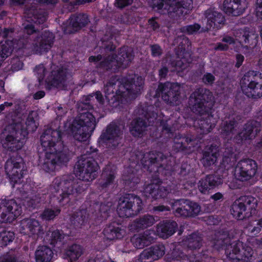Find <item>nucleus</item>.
<instances>
[{"mask_svg":"<svg viewBox=\"0 0 262 262\" xmlns=\"http://www.w3.org/2000/svg\"><path fill=\"white\" fill-rule=\"evenodd\" d=\"M60 130L50 127L44 129L40 142L45 150V162L42 168L47 171L54 170L56 165L64 164L69 160V149L61 140Z\"/></svg>","mask_w":262,"mask_h":262,"instance_id":"1","label":"nucleus"},{"mask_svg":"<svg viewBox=\"0 0 262 262\" xmlns=\"http://www.w3.org/2000/svg\"><path fill=\"white\" fill-rule=\"evenodd\" d=\"M38 116L37 112L30 111L26 119V129H23L19 122L8 125L0 134L3 147L11 151L20 149L24 145V140L29 132H33L37 128Z\"/></svg>","mask_w":262,"mask_h":262,"instance_id":"2","label":"nucleus"},{"mask_svg":"<svg viewBox=\"0 0 262 262\" xmlns=\"http://www.w3.org/2000/svg\"><path fill=\"white\" fill-rule=\"evenodd\" d=\"M85 182L88 181L74 179L70 175L55 179L50 187L52 199L63 206L74 202L79 194L88 189L89 184Z\"/></svg>","mask_w":262,"mask_h":262,"instance_id":"3","label":"nucleus"},{"mask_svg":"<svg viewBox=\"0 0 262 262\" xmlns=\"http://www.w3.org/2000/svg\"><path fill=\"white\" fill-rule=\"evenodd\" d=\"M213 99L212 93L208 89L199 88L194 90L189 98V105L192 112L200 116L208 115L210 107L208 103ZM211 118L209 115L205 119L201 118L195 121L194 126L200 134L209 133L214 124L211 123Z\"/></svg>","mask_w":262,"mask_h":262,"instance_id":"4","label":"nucleus"},{"mask_svg":"<svg viewBox=\"0 0 262 262\" xmlns=\"http://www.w3.org/2000/svg\"><path fill=\"white\" fill-rule=\"evenodd\" d=\"M154 9L168 17L178 20L183 15L184 10L192 7V0H151Z\"/></svg>","mask_w":262,"mask_h":262,"instance_id":"5","label":"nucleus"},{"mask_svg":"<svg viewBox=\"0 0 262 262\" xmlns=\"http://www.w3.org/2000/svg\"><path fill=\"white\" fill-rule=\"evenodd\" d=\"M159 109L153 105L143 107L139 110V117L132 120L130 132L134 137H141L147 127L153 123L158 117Z\"/></svg>","mask_w":262,"mask_h":262,"instance_id":"6","label":"nucleus"},{"mask_svg":"<svg viewBox=\"0 0 262 262\" xmlns=\"http://www.w3.org/2000/svg\"><path fill=\"white\" fill-rule=\"evenodd\" d=\"M96 126L94 116L89 112L81 113L75 119L71 126V131L74 138L80 142L85 141L90 136Z\"/></svg>","mask_w":262,"mask_h":262,"instance_id":"7","label":"nucleus"},{"mask_svg":"<svg viewBox=\"0 0 262 262\" xmlns=\"http://www.w3.org/2000/svg\"><path fill=\"white\" fill-rule=\"evenodd\" d=\"M140 159L144 169L156 174L164 170L171 171V162L163 153L157 151H150L141 155Z\"/></svg>","mask_w":262,"mask_h":262,"instance_id":"8","label":"nucleus"},{"mask_svg":"<svg viewBox=\"0 0 262 262\" xmlns=\"http://www.w3.org/2000/svg\"><path fill=\"white\" fill-rule=\"evenodd\" d=\"M132 49L128 47L121 48L117 55H108L99 65V68L108 70L118 68H126L134 58Z\"/></svg>","mask_w":262,"mask_h":262,"instance_id":"9","label":"nucleus"},{"mask_svg":"<svg viewBox=\"0 0 262 262\" xmlns=\"http://www.w3.org/2000/svg\"><path fill=\"white\" fill-rule=\"evenodd\" d=\"M257 200L247 196L236 200L231 207V213L237 220L249 218L256 212Z\"/></svg>","mask_w":262,"mask_h":262,"instance_id":"10","label":"nucleus"},{"mask_svg":"<svg viewBox=\"0 0 262 262\" xmlns=\"http://www.w3.org/2000/svg\"><path fill=\"white\" fill-rule=\"evenodd\" d=\"M142 208V201L139 197L128 194L120 199L117 212L119 216L121 217H129L137 215Z\"/></svg>","mask_w":262,"mask_h":262,"instance_id":"11","label":"nucleus"},{"mask_svg":"<svg viewBox=\"0 0 262 262\" xmlns=\"http://www.w3.org/2000/svg\"><path fill=\"white\" fill-rule=\"evenodd\" d=\"M97 167L92 158L81 156L76 163L75 171L79 179L91 181L96 178Z\"/></svg>","mask_w":262,"mask_h":262,"instance_id":"12","label":"nucleus"},{"mask_svg":"<svg viewBox=\"0 0 262 262\" xmlns=\"http://www.w3.org/2000/svg\"><path fill=\"white\" fill-rule=\"evenodd\" d=\"M253 253L250 247H243L241 242L230 243L225 249L227 257L232 262H249Z\"/></svg>","mask_w":262,"mask_h":262,"instance_id":"13","label":"nucleus"},{"mask_svg":"<svg viewBox=\"0 0 262 262\" xmlns=\"http://www.w3.org/2000/svg\"><path fill=\"white\" fill-rule=\"evenodd\" d=\"M181 86L178 83L170 82L161 83L159 84L153 95L158 97L161 95L163 100L171 105H177L180 95Z\"/></svg>","mask_w":262,"mask_h":262,"instance_id":"14","label":"nucleus"},{"mask_svg":"<svg viewBox=\"0 0 262 262\" xmlns=\"http://www.w3.org/2000/svg\"><path fill=\"white\" fill-rule=\"evenodd\" d=\"M176 215L184 217H194L201 211V206L188 200H177L171 203Z\"/></svg>","mask_w":262,"mask_h":262,"instance_id":"15","label":"nucleus"},{"mask_svg":"<svg viewBox=\"0 0 262 262\" xmlns=\"http://www.w3.org/2000/svg\"><path fill=\"white\" fill-rule=\"evenodd\" d=\"M21 207L14 200H4L0 203V223H11L21 213Z\"/></svg>","mask_w":262,"mask_h":262,"instance_id":"16","label":"nucleus"},{"mask_svg":"<svg viewBox=\"0 0 262 262\" xmlns=\"http://www.w3.org/2000/svg\"><path fill=\"white\" fill-rule=\"evenodd\" d=\"M257 170L256 163L252 159H246L239 161L235 169V178L241 181H247L253 177Z\"/></svg>","mask_w":262,"mask_h":262,"instance_id":"17","label":"nucleus"},{"mask_svg":"<svg viewBox=\"0 0 262 262\" xmlns=\"http://www.w3.org/2000/svg\"><path fill=\"white\" fill-rule=\"evenodd\" d=\"M122 136V130L120 127L112 123L107 126L105 131L101 134L100 138L107 147L115 148L120 143Z\"/></svg>","mask_w":262,"mask_h":262,"instance_id":"18","label":"nucleus"},{"mask_svg":"<svg viewBox=\"0 0 262 262\" xmlns=\"http://www.w3.org/2000/svg\"><path fill=\"white\" fill-rule=\"evenodd\" d=\"M20 158H11L8 159L5 166L7 174L12 181L16 183L20 179L24 173V164Z\"/></svg>","mask_w":262,"mask_h":262,"instance_id":"19","label":"nucleus"},{"mask_svg":"<svg viewBox=\"0 0 262 262\" xmlns=\"http://www.w3.org/2000/svg\"><path fill=\"white\" fill-rule=\"evenodd\" d=\"M71 78V75L67 72L66 69L59 68L53 71L50 77L47 81L48 88H56L60 90L64 89L68 83V79Z\"/></svg>","mask_w":262,"mask_h":262,"instance_id":"20","label":"nucleus"},{"mask_svg":"<svg viewBox=\"0 0 262 262\" xmlns=\"http://www.w3.org/2000/svg\"><path fill=\"white\" fill-rule=\"evenodd\" d=\"M205 17L207 19L205 28H202V32L208 31L211 28L219 29L225 21L224 16L216 11L214 8H210L204 12Z\"/></svg>","mask_w":262,"mask_h":262,"instance_id":"21","label":"nucleus"},{"mask_svg":"<svg viewBox=\"0 0 262 262\" xmlns=\"http://www.w3.org/2000/svg\"><path fill=\"white\" fill-rule=\"evenodd\" d=\"M90 23L88 15L79 13L72 15L69 23L64 29V32L68 34L75 33L85 27Z\"/></svg>","mask_w":262,"mask_h":262,"instance_id":"22","label":"nucleus"},{"mask_svg":"<svg viewBox=\"0 0 262 262\" xmlns=\"http://www.w3.org/2000/svg\"><path fill=\"white\" fill-rule=\"evenodd\" d=\"M234 35L236 40L242 45H245L246 47L255 46L257 43V34L249 28L236 30L234 31Z\"/></svg>","mask_w":262,"mask_h":262,"instance_id":"23","label":"nucleus"},{"mask_svg":"<svg viewBox=\"0 0 262 262\" xmlns=\"http://www.w3.org/2000/svg\"><path fill=\"white\" fill-rule=\"evenodd\" d=\"M54 38V35L50 32H45L34 41L33 49L36 53L47 52L51 49Z\"/></svg>","mask_w":262,"mask_h":262,"instance_id":"24","label":"nucleus"},{"mask_svg":"<svg viewBox=\"0 0 262 262\" xmlns=\"http://www.w3.org/2000/svg\"><path fill=\"white\" fill-rule=\"evenodd\" d=\"M20 231L24 234L31 235H38L43 233L42 227L39 222L31 218L24 219L21 221L20 224Z\"/></svg>","mask_w":262,"mask_h":262,"instance_id":"25","label":"nucleus"},{"mask_svg":"<svg viewBox=\"0 0 262 262\" xmlns=\"http://www.w3.org/2000/svg\"><path fill=\"white\" fill-rule=\"evenodd\" d=\"M163 245H157L144 250L140 255L141 262H152L162 257L165 254Z\"/></svg>","mask_w":262,"mask_h":262,"instance_id":"26","label":"nucleus"},{"mask_svg":"<svg viewBox=\"0 0 262 262\" xmlns=\"http://www.w3.org/2000/svg\"><path fill=\"white\" fill-rule=\"evenodd\" d=\"M231 239L227 231H219L215 233L209 241L208 246L212 248L213 251H220L226 249L230 244Z\"/></svg>","mask_w":262,"mask_h":262,"instance_id":"27","label":"nucleus"},{"mask_svg":"<svg viewBox=\"0 0 262 262\" xmlns=\"http://www.w3.org/2000/svg\"><path fill=\"white\" fill-rule=\"evenodd\" d=\"M144 193L147 197L151 196L155 200L165 197L169 192L168 189L158 183H150L144 189Z\"/></svg>","mask_w":262,"mask_h":262,"instance_id":"28","label":"nucleus"},{"mask_svg":"<svg viewBox=\"0 0 262 262\" xmlns=\"http://www.w3.org/2000/svg\"><path fill=\"white\" fill-rule=\"evenodd\" d=\"M223 183L219 175H208L202 179L198 183V188L202 193H206L208 191Z\"/></svg>","mask_w":262,"mask_h":262,"instance_id":"29","label":"nucleus"},{"mask_svg":"<svg viewBox=\"0 0 262 262\" xmlns=\"http://www.w3.org/2000/svg\"><path fill=\"white\" fill-rule=\"evenodd\" d=\"M260 122L252 120L245 125L243 130L238 134V137L243 140L251 139L255 138L261 129Z\"/></svg>","mask_w":262,"mask_h":262,"instance_id":"30","label":"nucleus"},{"mask_svg":"<svg viewBox=\"0 0 262 262\" xmlns=\"http://www.w3.org/2000/svg\"><path fill=\"white\" fill-rule=\"evenodd\" d=\"M177 227L178 224L174 221H163L157 225V232L160 237L167 238L176 232Z\"/></svg>","mask_w":262,"mask_h":262,"instance_id":"31","label":"nucleus"},{"mask_svg":"<svg viewBox=\"0 0 262 262\" xmlns=\"http://www.w3.org/2000/svg\"><path fill=\"white\" fill-rule=\"evenodd\" d=\"M156 220L153 215L145 214L136 219L130 225V230L138 231L153 225Z\"/></svg>","mask_w":262,"mask_h":262,"instance_id":"32","label":"nucleus"},{"mask_svg":"<svg viewBox=\"0 0 262 262\" xmlns=\"http://www.w3.org/2000/svg\"><path fill=\"white\" fill-rule=\"evenodd\" d=\"M124 234V230L115 222L107 225L103 230L105 237L108 240L120 239L123 236Z\"/></svg>","mask_w":262,"mask_h":262,"instance_id":"33","label":"nucleus"},{"mask_svg":"<svg viewBox=\"0 0 262 262\" xmlns=\"http://www.w3.org/2000/svg\"><path fill=\"white\" fill-rule=\"evenodd\" d=\"M219 149L216 145L207 147L203 153L202 163L204 166L208 167L213 165L216 161Z\"/></svg>","mask_w":262,"mask_h":262,"instance_id":"34","label":"nucleus"},{"mask_svg":"<svg viewBox=\"0 0 262 262\" xmlns=\"http://www.w3.org/2000/svg\"><path fill=\"white\" fill-rule=\"evenodd\" d=\"M116 76L112 77L110 81L106 84L104 88L105 98L108 102L114 103L119 101V96L115 93L117 89L116 83Z\"/></svg>","mask_w":262,"mask_h":262,"instance_id":"35","label":"nucleus"},{"mask_svg":"<svg viewBox=\"0 0 262 262\" xmlns=\"http://www.w3.org/2000/svg\"><path fill=\"white\" fill-rule=\"evenodd\" d=\"M36 262H50L53 255L51 249L47 246H39L35 251Z\"/></svg>","mask_w":262,"mask_h":262,"instance_id":"36","label":"nucleus"},{"mask_svg":"<svg viewBox=\"0 0 262 262\" xmlns=\"http://www.w3.org/2000/svg\"><path fill=\"white\" fill-rule=\"evenodd\" d=\"M262 80V74L255 71H249L245 74L241 80L242 87H247Z\"/></svg>","mask_w":262,"mask_h":262,"instance_id":"37","label":"nucleus"},{"mask_svg":"<svg viewBox=\"0 0 262 262\" xmlns=\"http://www.w3.org/2000/svg\"><path fill=\"white\" fill-rule=\"evenodd\" d=\"M111 203H101L95 204L94 208L95 212H93L94 215L99 220H106L109 216L111 211Z\"/></svg>","mask_w":262,"mask_h":262,"instance_id":"38","label":"nucleus"},{"mask_svg":"<svg viewBox=\"0 0 262 262\" xmlns=\"http://www.w3.org/2000/svg\"><path fill=\"white\" fill-rule=\"evenodd\" d=\"M26 13L29 17L32 18V20L35 24H40L46 20V16L43 10L37 9L35 5L27 9Z\"/></svg>","mask_w":262,"mask_h":262,"instance_id":"39","label":"nucleus"},{"mask_svg":"<svg viewBox=\"0 0 262 262\" xmlns=\"http://www.w3.org/2000/svg\"><path fill=\"white\" fill-rule=\"evenodd\" d=\"M117 89L115 93L117 96H119V101L122 97H128L129 98V92L128 89V82L125 78H120L116 76V83Z\"/></svg>","mask_w":262,"mask_h":262,"instance_id":"40","label":"nucleus"},{"mask_svg":"<svg viewBox=\"0 0 262 262\" xmlns=\"http://www.w3.org/2000/svg\"><path fill=\"white\" fill-rule=\"evenodd\" d=\"M125 185L129 188H133L139 183V179L136 174V170L132 168H127L123 176Z\"/></svg>","mask_w":262,"mask_h":262,"instance_id":"41","label":"nucleus"},{"mask_svg":"<svg viewBox=\"0 0 262 262\" xmlns=\"http://www.w3.org/2000/svg\"><path fill=\"white\" fill-rule=\"evenodd\" d=\"M102 181L99 184L102 189H105L113 184L115 179V172L112 170L110 166L106 167L103 170L101 175Z\"/></svg>","mask_w":262,"mask_h":262,"instance_id":"42","label":"nucleus"},{"mask_svg":"<svg viewBox=\"0 0 262 262\" xmlns=\"http://www.w3.org/2000/svg\"><path fill=\"white\" fill-rule=\"evenodd\" d=\"M88 214L85 210L74 212L70 217L71 223L75 228H81L87 222Z\"/></svg>","mask_w":262,"mask_h":262,"instance_id":"43","label":"nucleus"},{"mask_svg":"<svg viewBox=\"0 0 262 262\" xmlns=\"http://www.w3.org/2000/svg\"><path fill=\"white\" fill-rule=\"evenodd\" d=\"M240 0H225L223 3L224 11L233 16L239 15L241 12L239 10Z\"/></svg>","mask_w":262,"mask_h":262,"instance_id":"44","label":"nucleus"},{"mask_svg":"<svg viewBox=\"0 0 262 262\" xmlns=\"http://www.w3.org/2000/svg\"><path fill=\"white\" fill-rule=\"evenodd\" d=\"M236 123L234 115L229 116L228 118L226 117L221 126V134L227 136L233 133Z\"/></svg>","mask_w":262,"mask_h":262,"instance_id":"45","label":"nucleus"},{"mask_svg":"<svg viewBox=\"0 0 262 262\" xmlns=\"http://www.w3.org/2000/svg\"><path fill=\"white\" fill-rule=\"evenodd\" d=\"M193 141L191 139L188 138L180 137H175L174 139V143L172 145V149L176 152L183 151L185 149H190V146L189 144Z\"/></svg>","mask_w":262,"mask_h":262,"instance_id":"46","label":"nucleus"},{"mask_svg":"<svg viewBox=\"0 0 262 262\" xmlns=\"http://www.w3.org/2000/svg\"><path fill=\"white\" fill-rule=\"evenodd\" d=\"M43 194H37L26 198L24 205L29 209H34L40 207L43 204Z\"/></svg>","mask_w":262,"mask_h":262,"instance_id":"47","label":"nucleus"},{"mask_svg":"<svg viewBox=\"0 0 262 262\" xmlns=\"http://www.w3.org/2000/svg\"><path fill=\"white\" fill-rule=\"evenodd\" d=\"M247 95L253 98L262 96V80L247 86Z\"/></svg>","mask_w":262,"mask_h":262,"instance_id":"48","label":"nucleus"},{"mask_svg":"<svg viewBox=\"0 0 262 262\" xmlns=\"http://www.w3.org/2000/svg\"><path fill=\"white\" fill-rule=\"evenodd\" d=\"M0 262H25L21 259L19 253L15 250L11 249L5 253L0 257Z\"/></svg>","mask_w":262,"mask_h":262,"instance_id":"49","label":"nucleus"},{"mask_svg":"<svg viewBox=\"0 0 262 262\" xmlns=\"http://www.w3.org/2000/svg\"><path fill=\"white\" fill-rule=\"evenodd\" d=\"M83 250L82 247L77 244H74L67 249L66 255L71 261L77 260L82 254Z\"/></svg>","mask_w":262,"mask_h":262,"instance_id":"50","label":"nucleus"},{"mask_svg":"<svg viewBox=\"0 0 262 262\" xmlns=\"http://www.w3.org/2000/svg\"><path fill=\"white\" fill-rule=\"evenodd\" d=\"M202 237L195 233L190 235L186 241L188 247L191 249L200 248L202 245Z\"/></svg>","mask_w":262,"mask_h":262,"instance_id":"51","label":"nucleus"},{"mask_svg":"<svg viewBox=\"0 0 262 262\" xmlns=\"http://www.w3.org/2000/svg\"><path fill=\"white\" fill-rule=\"evenodd\" d=\"M14 238L13 232L6 230L4 228H0V245L1 246H6L12 242Z\"/></svg>","mask_w":262,"mask_h":262,"instance_id":"52","label":"nucleus"},{"mask_svg":"<svg viewBox=\"0 0 262 262\" xmlns=\"http://www.w3.org/2000/svg\"><path fill=\"white\" fill-rule=\"evenodd\" d=\"M165 61L166 63L170 66L172 69L170 70L171 71L174 70H178L180 69H184L185 65L184 63V61L182 60H177L174 59V57L171 55H167L165 58Z\"/></svg>","mask_w":262,"mask_h":262,"instance_id":"53","label":"nucleus"},{"mask_svg":"<svg viewBox=\"0 0 262 262\" xmlns=\"http://www.w3.org/2000/svg\"><path fill=\"white\" fill-rule=\"evenodd\" d=\"M202 29V28H201V26L200 24L194 23V24L187 25L182 27L181 28V31L182 32L192 35L197 33H202L201 32Z\"/></svg>","mask_w":262,"mask_h":262,"instance_id":"54","label":"nucleus"},{"mask_svg":"<svg viewBox=\"0 0 262 262\" xmlns=\"http://www.w3.org/2000/svg\"><path fill=\"white\" fill-rule=\"evenodd\" d=\"M60 212V210L58 208H47L45 209L41 214V218L46 220H53L55 216H57Z\"/></svg>","mask_w":262,"mask_h":262,"instance_id":"55","label":"nucleus"},{"mask_svg":"<svg viewBox=\"0 0 262 262\" xmlns=\"http://www.w3.org/2000/svg\"><path fill=\"white\" fill-rule=\"evenodd\" d=\"M90 97H85V100L80 101L77 104V110L79 114L81 113H85L92 108V105L90 102Z\"/></svg>","mask_w":262,"mask_h":262,"instance_id":"56","label":"nucleus"},{"mask_svg":"<svg viewBox=\"0 0 262 262\" xmlns=\"http://www.w3.org/2000/svg\"><path fill=\"white\" fill-rule=\"evenodd\" d=\"M247 229L251 236H257L262 232V219L258 220L253 227L249 226Z\"/></svg>","mask_w":262,"mask_h":262,"instance_id":"57","label":"nucleus"},{"mask_svg":"<svg viewBox=\"0 0 262 262\" xmlns=\"http://www.w3.org/2000/svg\"><path fill=\"white\" fill-rule=\"evenodd\" d=\"M131 241L134 246L137 249H142L147 246L141 235L133 236Z\"/></svg>","mask_w":262,"mask_h":262,"instance_id":"58","label":"nucleus"},{"mask_svg":"<svg viewBox=\"0 0 262 262\" xmlns=\"http://www.w3.org/2000/svg\"><path fill=\"white\" fill-rule=\"evenodd\" d=\"M127 88L129 92V98L131 99H135L141 93L142 89L137 87L135 85H132L129 82H128Z\"/></svg>","mask_w":262,"mask_h":262,"instance_id":"59","label":"nucleus"},{"mask_svg":"<svg viewBox=\"0 0 262 262\" xmlns=\"http://www.w3.org/2000/svg\"><path fill=\"white\" fill-rule=\"evenodd\" d=\"M154 235V231L151 230H146L141 234L146 246H148L154 241L155 238L153 235Z\"/></svg>","mask_w":262,"mask_h":262,"instance_id":"60","label":"nucleus"},{"mask_svg":"<svg viewBox=\"0 0 262 262\" xmlns=\"http://www.w3.org/2000/svg\"><path fill=\"white\" fill-rule=\"evenodd\" d=\"M34 72L37 75L39 82L43 80L45 76L46 69L43 65L39 64L35 67Z\"/></svg>","mask_w":262,"mask_h":262,"instance_id":"61","label":"nucleus"},{"mask_svg":"<svg viewBox=\"0 0 262 262\" xmlns=\"http://www.w3.org/2000/svg\"><path fill=\"white\" fill-rule=\"evenodd\" d=\"M127 82L131 83L132 85H135L137 87L141 89L143 87L144 80L141 76H135L130 81L127 80Z\"/></svg>","mask_w":262,"mask_h":262,"instance_id":"62","label":"nucleus"},{"mask_svg":"<svg viewBox=\"0 0 262 262\" xmlns=\"http://www.w3.org/2000/svg\"><path fill=\"white\" fill-rule=\"evenodd\" d=\"M191 170L192 168L189 164L187 163H183L180 167L179 174L182 177H186L190 173Z\"/></svg>","mask_w":262,"mask_h":262,"instance_id":"63","label":"nucleus"},{"mask_svg":"<svg viewBox=\"0 0 262 262\" xmlns=\"http://www.w3.org/2000/svg\"><path fill=\"white\" fill-rule=\"evenodd\" d=\"M151 54L154 57H159L163 53V51L160 46L152 45L150 46Z\"/></svg>","mask_w":262,"mask_h":262,"instance_id":"64","label":"nucleus"}]
</instances>
